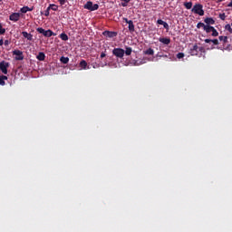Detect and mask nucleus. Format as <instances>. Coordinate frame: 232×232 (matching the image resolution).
I'll return each mask as SVG.
<instances>
[{
	"instance_id": "f257e3e1",
	"label": "nucleus",
	"mask_w": 232,
	"mask_h": 232,
	"mask_svg": "<svg viewBox=\"0 0 232 232\" xmlns=\"http://www.w3.org/2000/svg\"><path fill=\"white\" fill-rule=\"evenodd\" d=\"M188 53H190V55H196L197 57H205L204 53H206V49L204 47H198L196 44L190 47Z\"/></svg>"
},
{
	"instance_id": "f03ea898",
	"label": "nucleus",
	"mask_w": 232,
	"mask_h": 232,
	"mask_svg": "<svg viewBox=\"0 0 232 232\" xmlns=\"http://www.w3.org/2000/svg\"><path fill=\"white\" fill-rule=\"evenodd\" d=\"M204 5H202L201 4H196L194 5L193 8L191 9V12H193V14H197L198 15H204Z\"/></svg>"
},
{
	"instance_id": "7ed1b4c3",
	"label": "nucleus",
	"mask_w": 232,
	"mask_h": 232,
	"mask_svg": "<svg viewBox=\"0 0 232 232\" xmlns=\"http://www.w3.org/2000/svg\"><path fill=\"white\" fill-rule=\"evenodd\" d=\"M83 8H85V10H90L91 12H95V10H99V5L97 4H94L92 1H88Z\"/></svg>"
},
{
	"instance_id": "20e7f679",
	"label": "nucleus",
	"mask_w": 232,
	"mask_h": 232,
	"mask_svg": "<svg viewBox=\"0 0 232 232\" xmlns=\"http://www.w3.org/2000/svg\"><path fill=\"white\" fill-rule=\"evenodd\" d=\"M36 32H38V34H43V35H44V37H52V35H55V34L52 32V30L48 29V30L46 31V30L43 29V27H38V28L36 29Z\"/></svg>"
},
{
	"instance_id": "39448f33",
	"label": "nucleus",
	"mask_w": 232,
	"mask_h": 232,
	"mask_svg": "<svg viewBox=\"0 0 232 232\" xmlns=\"http://www.w3.org/2000/svg\"><path fill=\"white\" fill-rule=\"evenodd\" d=\"M10 67V63H7L5 61H2L0 63V70L2 71V73L6 75L8 73V68Z\"/></svg>"
},
{
	"instance_id": "423d86ee",
	"label": "nucleus",
	"mask_w": 232,
	"mask_h": 232,
	"mask_svg": "<svg viewBox=\"0 0 232 232\" xmlns=\"http://www.w3.org/2000/svg\"><path fill=\"white\" fill-rule=\"evenodd\" d=\"M112 53L115 55V57L122 59V57H124L125 51L122 48H114L112 50Z\"/></svg>"
},
{
	"instance_id": "0eeeda50",
	"label": "nucleus",
	"mask_w": 232,
	"mask_h": 232,
	"mask_svg": "<svg viewBox=\"0 0 232 232\" xmlns=\"http://www.w3.org/2000/svg\"><path fill=\"white\" fill-rule=\"evenodd\" d=\"M123 21H125V23L129 24V32H130V34H133V32H135V24H133V21L128 20V18H123Z\"/></svg>"
},
{
	"instance_id": "6e6552de",
	"label": "nucleus",
	"mask_w": 232,
	"mask_h": 232,
	"mask_svg": "<svg viewBox=\"0 0 232 232\" xmlns=\"http://www.w3.org/2000/svg\"><path fill=\"white\" fill-rule=\"evenodd\" d=\"M13 55H16L15 61H23V59H24V55H23L22 51L19 50L13 51Z\"/></svg>"
},
{
	"instance_id": "1a4fd4ad",
	"label": "nucleus",
	"mask_w": 232,
	"mask_h": 232,
	"mask_svg": "<svg viewBox=\"0 0 232 232\" xmlns=\"http://www.w3.org/2000/svg\"><path fill=\"white\" fill-rule=\"evenodd\" d=\"M21 19V14L19 13H13L9 15V20L14 21V23H17Z\"/></svg>"
},
{
	"instance_id": "9d476101",
	"label": "nucleus",
	"mask_w": 232,
	"mask_h": 232,
	"mask_svg": "<svg viewBox=\"0 0 232 232\" xmlns=\"http://www.w3.org/2000/svg\"><path fill=\"white\" fill-rule=\"evenodd\" d=\"M103 35L104 37H109L110 39H113V37H117V32L104 31Z\"/></svg>"
},
{
	"instance_id": "9b49d317",
	"label": "nucleus",
	"mask_w": 232,
	"mask_h": 232,
	"mask_svg": "<svg viewBox=\"0 0 232 232\" xmlns=\"http://www.w3.org/2000/svg\"><path fill=\"white\" fill-rule=\"evenodd\" d=\"M22 35L27 39V41H32L34 39V35H32V34H28L26 31L22 32Z\"/></svg>"
},
{
	"instance_id": "f8f14e48",
	"label": "nucleus",
	"mask_w": 232,
	"mask_h": 232,
	"mask_svg": "<svg viewBox=\"0 0 232 232\" xmlns=\"http://www.w3.org/2000/svg\"><path fill=\"white\" fill-rule=\"evenodd\" d=\"M157 24H161L163 26V28H165L166 30L169 29V24H168V23L164 22V20H162V19H159L157 21Z\"/></svg>"
},
{
	"instance_id": "ddd939ff",
	"label": "nucleus",
	"mask_w": 232,
	"mask_h": 232,
	"mask_svg": "<svg viewBox=\"0 0 232 232\" xmlns=\"http://www.w3.org/2000/svg\"><path fill=\"white\" fill-rule=\"evenodd\" d=\"M160 43H162V44H169V43H171V39L168 38V37H162L159 39Z\"/></svg>"
},
{
	"instance_id": "4468645a",
	"label": "nucleus",
	"mask_w": 232,
	"mask_h": 232,
	"mask_svg": "<svg viewBox=\"0 0 232 232\" xmlns=\"http://www.w3.org/2000/svg\"><path fill=\"white\" fill-rule=\"evenodd\" d=\"M204 22L206 23V26H209V24H215V20L211 17L205 18Z\"/></svg>"
},
{
	"instance_id": "2eb2a0df",
	"label": "nucleus",
	"mask_w": 232,
	"mask_h": 232,
	"mask_svg": "<svg viewBox=\"0 0 232 232\" xmlns=\"http://www.w3.org/2000/svg\"><path fill=\"white\" fill-rule=\"evenodd\" d=\"M5 81H8V76L0 75V86H5V84H6Z\"/></svg>"
},
{
	"instance_id": "dca6fc26",
	"label": "nucleus",
	"mask_w": 232,
	"mask_h": 232,
	"mask_svg": "<svg viewBox=\"0 0 232 232\" xmlns=\"http://www.w3.org/2000/svg\"><path fill=\"white\" fill-rule=\"evenodd\" d=\"M32 11H34V7L24 6L20 9V12L22 14H26V12H32Z\"/></svg>"
},
{
	"instance_id": "f3484780",
	"label": "nucleus",
	"mask_w": 232,
	"mask_h": 232,
	"mask_svg": "<svg viewBox=\"0 0 232 232\" xmlns=\"http://www.w3.org/2000/svg\"><path fill=\"white\" fill-rule=\"evenodd\" d=\"M36 59L38 61H44V59H46V54H44V53H43V52H40L38 53V55L36 56Z\"/></svg>"
},
{
	"instance_id": "a211bd4d",
	"label": "nucleus",
	"mask_w": 232,
	"mask_h": 232,
	"mask_svg": "<svg viewBox=\"0 0 232 232\" xmlns=\"http://www.w3.org/2000/svg\"><path fill=\"white\" fill-rule=\"evenodd\" d=\"M144 55H154L155 51L152 48H149L146 51H143Z\"/></svg>"
},
{
	"instance_id": "6ab92c4d",
	"label": "nucleus",
	"mask_w": 232,
	"mask_h": 232,
	"mask_svg": "<svg viewBox=\"0 0 232 232\" xmlns=\"http://www.w3.org/2000/svg\"><path fill=\"white\" fill-rule=\"evenodd\" d=\"M80 66L82 70H86V68H88V63L85 62V60H82L80 62Z\"/></svg>"
},
{
	"instance_id": "aec40b11",
	"label": "nucleus",
	"mask_w": 232,
	"mask_h": 232,
	"mask_svg": "<svg viewBox=\"0 0 232 232\" xmlns=\"http://www.w3.org/2000/svg\"><path fill=\"white\" fill-rule=\"evenodd\" d=\"M205 43L209 44V43H213V44H215L216 46L218 45V39H205Z\"/></svg>"
},
{
	"instance_id": "412c9836",
	"label": "nucleus",
	"mask_w": 232,
	"mask_h": 232,
	"mask_svg": "<svg viewBox=\"0 0 232 232\" xmlns=\"http://www.w3.org/2000/svg\"><path fill=\"white\" fill-rule=\"evenodd\" d=\"M60 61H61V63H63V64H68V63H70V58L62 56L60 58Z\"/></svg>"
},
{
	"instance_id": "4be33fe9",
	"label": "nucleus",
	"mask_w": 232,
	"mask_h": 232,
	"mask_svg": "<svg viewBox=\"0 0 232 232\" xmlns=\"http://www.w3.org/2000/svg\"><path fill=\"white\" fill-rule=\"evenodd\" d=\"M204 31L207 32V34H211V32H213V26L205 25Z\"/></svg>"
},
{
	"instance_id": "5701e85b",
	"label": "nucleus",
	"mask_w": 232,
	"mask_h": 232,
	"mask_svg": "<svg viewBox=\"0 0 232 232\" xmlns=\"http://www.w3.org/2000/svg\"><path fill=\"white\" fill-rule=\"evenodd\" d=\"M184 6H185V8H187V10H191V8L193 6V3L192 2H186V3H184Z\"/></svg>"
},
{
	"instance_id": "b1692460",
	"label": "nucleus",
	"mask_w": 232,
	"mask_h": 232,
	"mask_svg": "<svg viewBox=\"0 0 232 232\" xmlns=\"http://www.w3.org/2000/svg\"><path fill=\"white\" fill-rule=\"evenodd\" d=\"M60 39H62V41H68V34H66L65 33H62L60 34Z\"/></svg>"
},
{
	"instance_id": "393cba45",
	"label": "nucleus",
	"mask_w": 232,
	"mask_h": 232,
	"mask_svg": "<svg viewBox=\"0 0 232 232\" xmlns=\"http://www.w3.org/2000/svg\"><path fill=\"white\" fill-rule=\"evenodd\" d=\"M212 37H218V31L215 27H212Z\"/></svg>"
},
{
	"instance_id": "a878e982",
	"label": "nucleus",
	"mask_w": 232,
	"mask_h": 232,
	"mask_svg": "<svg viewBox=\"0 0 232 232\" xmlns=\"http://www.w3.org/2000/svg\"><path fill=\"white\" fill-rule=\"evenodd\" d=\"M131 52H133V49H131V47H126V50H125L126 55H131Z\"/></svg>"
},
{
	"instance_id": "bb28decb",
	"label": "nucleus",
	"mask_w": 232,
	"mask_h": 232,
	"mask_svg": "<svg viewBox=\"0 0 232 232\" xmlns=\"http://www.w3.org/2000/svg\"><path fill=\"white\" fill-rule=\"evenodd\" d=\"M6 29L3 28V24H0V35H5Z\"/></svg>"
},
{
	"instance_id": "cd10ccee",
	"label": "nucleus",
	"mask_w": 232,
	"mask_h": 232,
	"mask_svg": "<svg viewBox=\"0 0 232 232\" xmlns=\"http://www.w3.org/2000/svg\"><path fill=\"white\" fill-rule=\"evenodd\" d=\"M219 41H223V44H226L227 43V36H219Z\"/></svg>"
},
{
	"instance_id": "c85d7f7f",
	"label": "nucleus",
	"mask_w": 232,
	"mask_h": 232,
	"mask_svg": "<svg viewBox=\"0 0 232 232\" xmlns=\"http://www.w3.org/2000/svg\"><path fill=\"white\" fill-rule=\"evenodd\" d=\"M205 26H206V24L202 22H199L197 24V28H198V29L203 28V30H204Z\"/></svg>"
},
{
	"instance_id": "c756f323",
	"label": "nucleus",
	"mask_w": 232,
	"mask_h": 232,
	"mask_svg": "<svg viewBox=\"0 0 232 232\" xmlns=\"http://www.w3.org/2000/svg\"><path fill=\"white\" fill-rule=\"evenodd\" d=\"M50 8H52L53 10V12H57V9L59 8V6H57V5H50L49 6Z\"/></svg>"
},
{
	"instance_id": "7c9ffc66",
	"label": "nucleus",
	"mask_w": 232,
	"mask_h": 232,
	"mask_svg": "<svg viewBox=\"0 0 232 232\" xmlns=\"http://www.w3.org/2000/svg\"><path fill=\"white\" fill-rule=\"evenodd\" d=\"M122 1L121 6H128V3H130L131 0H121Z\"/></svg>"
},
{
	"instance_id": "2f4dec72",
	"label": "nucleus",
	"mask_w": 232,
	"mask_h": 232,
	"mask_svg": "<svg viewBox=\"0 0 232 232\" xmlns=\"http://www.w3.org/2000/svg\"><path fill=\"white\" fill-rule=\"evenodd\" d=\"M225 29L227 30L230 34H232L231 24H227V25H225Z\"/></svg>"
},
{
	"instance_id": "473e14b6",
	"label": "nucleus",
	"mask_w": 232,
	"mask_h": 232,
	"mask_svg": "<svg viewBox=\"0 0 232 232\" xmlns=\"http://www.w3.org/2000/svg\"><path fill=\"white\" fill-rule=\"evenodd\" d=\"M219 18L221 19V21H226V13L220 14Z\"/></svg>"
},
{
	"instance_id": "72a5a7b5",
	"label": "nucleus",
	"mask_w": 232,
	"mask_h": 232,
	"mask_svg": "<svg viewBox=\"0 0 232 232\" xmlns=\"http://www.w3.org/2000/svg\"><path fill=\"white\" fill-rule=\"evenodd\" d=\"M177 58H178V59H184V53H179L177 54Z\"/></svg>"
},
{
	"instance_id": "f704fd0d",
	"label": "nucleus",
	"mask_w": 232,
	"mask_h": 232,
	"mask_svg": "<svg viewBox=\"0 0 232 232\" xmlns=\"http://www.w3.org/2000/svg\"><path fill=\"white\" fill-rule=\"evenodd\" d=\"M44 15L45 17H48V15H50V7H47V9L44 12Z\"/></svg>"
},
{
	"instance_id": "c9c22d12",
	"label": "nucleus",
	"mask_w": 232,
	"mask_h": 232,
	"mask_svg": "<svg viewBox=\"0 0 232 232\" xmlns=\"http://www.w3.org/2000/svg\"><path fill=\"white\" fill-rule=\"evenodd\" d=\"M58 2L61 5V6L66 5V0H58Z\"/></svg>"
},
{
	"instance_id": "e433bc0d",
	"label": "nucleus",
	"mask_w": 232,
	"mask_h": 232,
	"mask_svg": "<svg viewBox=\"0 0 232 232\" xmlns=\"http://www.w3.org/2000/svg\"><path fill=\"white\" fill-rule=\"evenodd\" d=\"M5 46H8V44H10V41L8 40H5V43H4Z\"/></svg>"
},
{
	"instance_id": "4c0bfd02",
	"label": "nucleus",
	"mask_w": 232,
	"mask_h": 232,
	"mask_svg": "<svg viewBox=\"0 0 232 232\" xmlns=\"http://www.w3.org/2000/svg\"><path fill=\"white\" fill-rule=\"evenodd\" d=\"M104 57H106V53H101V59H104Z\"/></svg>"
},
{
	"instance_id": "58836bf2",
	"label": "nucleus",
	"mask_w": 232,
	"mask_h": 232,
	"mask_svg": "<svg viewBox=\"0 0 232 232\" xmlns=\"http://www.w3.org/2000/svg\"><path fill=\"white\" fill-rule=\"evenodd\" d=\"M99 66H100V65H99L98 63H92V68H94V69H95V68H99Z\"/></svg>"
},
{
	"instance_id": "ea45409f",
	"label": "nucleus",
	"mask_w": 232,
	"mask_h": 232,
	"mask_svg": "<svg viewBox=\"0 0 232 232\" xmlns=\"http://www.w3.org/2000/svg\"><path fill=\"white\" fill-rule=\"evenodd\" d=\"M3 44H5V42L3 41V39L0 40V46H3Z\"/></svg>"
},
{
	"instance_id": "a19ab883",
	"label": "nucleus",
	"mask_w": 232,
	"mask_h": 232,
	"mask_svg": "<svg viewBox=\"0 0 232 232\" xmlns=\"http://www.w3.org/2000/svg\"><path fill=\"white\" fill-rule=\"evenodd\" d=\"M227 6L232 7V0H231V2L227 5Z\"/></svg>"
},
{
	"instance_id": "79ce46f5",
	"label": "nucleus",
	"mask_w": 232,
	"mask_h": 232,
	"mask_svg": "<svg viewBox=\"0 0 232 232\" xmlns=\"http://www.w3.org/2000/svg\"><path fill=\"white\" fill-rule=\"evenodd\" d=\"M87 69L90 70V67L88 66Z\"/></svg>"
},
{
	"instance_id": "37998d69",
	"label": "nucleus",
	"mask_w": 232,
	"mask_h": 232,
	"mask_svg": "<svg viewBox=\"0 0 232 232\" xmlns=\"http://www.w3.org/2000/svg\"><path fill=\"white\" fill-rule=\"evenodd\" d=\"M144 1H150V0H144Z\"/></svg>"
},
{
	"instance_id": "c03bdc74",
	"label": "nucleus",
	"mask_w": 232,
	"mask_h": 232,
	"mask_svg": "<svg viewBox=\"0 0 232 232\" xmlns=\"http://www.w3.org/2000/svg\"><path fill=\"white\" fill-rule=\"evenodd\" d=\"M1 1H3V0H0V3H1Z\"/></svg>"
}]
</instances>
